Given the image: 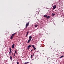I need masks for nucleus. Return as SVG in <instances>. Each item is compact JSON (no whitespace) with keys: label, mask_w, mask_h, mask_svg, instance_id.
<instances>
[{"label":"nucleus","mask_w":64,"mask_h":64,"mask_svg":"<svg viewBox=\"0 0 64 64\" xmlns=\"http://www.w3.org/2000/svg\"><path fill=\"white\" fill-rule=\"evenodd\" d=\"M29 22H28V23H27L26 24V29L27 28V27H28V26H29Z\"/></svg>","instance_id":"1"},{"label":"nucleus","mask_w":64,"mask_h":64,"mask_svg":"<svg viewBox=\"0 0 64 64\" xmlns=\"http://www.w3.org/2000/svg\"><path fill=\"white\" fill-rule=\"evenodd\" d=\"M32 46L31 45H29V46H28L27 47V49H28L29 50V48H30V47H31Z\"/></svg>","instance_id":"2"},{"label":"nucleus","mask_w":64,"mask_h":64,"mask_svg":"<svg viewBox=\"0 0 64 64\" xmlns=\"http://www.w3.org/2000/svg\"><path fill=\"white\" fill-rule=\"evenodd\" d=\"M16 34V33L15 32L14 34H12V37H13L14 36V35H15V34Z\"/></svg>","instance_id":"3"},{"label":"nucleus","mask_w":64,"mask_h":64,"mask_svg":"<svg viewBox=\"0 0 64 64\" xmlns=\"http://www.w3.org/2000/svg\"><path fill=\"white\" fill-rule=\"evenodd\" d=\"M29 39H30V40H31L32 39V36H30L29 37Z\"/></svg>","instance_id":"4"},{"label":"nucleus","mask_w":64,"mask_h":64,"mask_svg":"<svg viewBox=\"0 0 64 64\" xmlns=\"http://www.w3.org/2000/svg\"><path fill=\"white\" fill-rule=\"evenodd\" d=\"M14 46H15V44H13L12 46V48H14Z\"/></svg>","instance_id":"5"},{"label":"nucleus","mask_w":64,"mask_h":64,"mask_svg":"<svg viewBox=\"0 0 64 64\" xmlns=\"http://www.w3.org/2000/svg\"><path fill=\"white\" fill-rule=\"evenodd\" d=\"M29 32H27L26 34V37H27L28 36V34H29Z\"/></svg>","instance_id":"6"},{"label":"nucleus","mask_w":64,"mask_h":64,"mask_svg":"<svg viewBox=\"0 0 64 64\" xmlns=\"http://www.w3.org/2000/svg\"><path fill=\"white\" fill-rule=\"evenodd\" d=\"M56 5H55V6H54L53 8V9H55L56 8Z\"/></svg>","instance_id":"7"},{"label":"nucleus","mask_w":64,"mask_h":64,"mask_svg":"<svg viewBox=\"0 0 64 64\" xmlns=\"http://www.w3.org/2000/svg\"><path fill=\"white\" fill-rule=\"evenodd\" d=\"M31 40H30L29 39L28 40V42H27V43H29L30 42V41H31Z\"/></svg>","instance_id":"8"},{"label":"nucleus","mask_w":64,"mask_h":64,"mask_svg":"<svg viewBox=\"0 0 64 64\" xmlns=\"http://www.w3.org/2000/svg\"><path fill=\"white\" fill-rule=\"evenodd\" d=\"M34 56V54H33L32 55H31L30 56L31 58H32Z\"/></svg>","instance_id":"9"},{"label":"nucleus","mask_w":64,"mask_h":64,"mask_svg":"<svg viewBox=\"0 0 64 64\" xmlns=\"http://www.w3.org/2000/svg\"><path fill=\"white\" fill-rule=\"evenodd\" d=\"M10 59L11 61L12 60V56H10Z\"/></svg>","instance_id":"10"},{"label":"nucleus","mask_w":64,"mask_h":64,"mask_svg":"<svg viewBox=\"0 0 64 64\" xmlns=\"http://www.w3.org/2000/svg\"><path fill=\"white\" fill-rule=\"evenodd\" d=\"M50 18V16H47L46 17V19H49Z\"/></svg>","instance_id":"11"},{"label":"nucleus","mask_w":64,"mask_h":64,"mask_svg":"<svg viewBox=\"0 0 64 64\" xmlns=\"http://www.w3.org/2000/svg\"><path fill=\"white\" fill-rule=\"evenodd\" d=\"M13 36H11V37H10V39L11 40H12V39H13Z\"/></svg>","instance_id":"12"},{"label":"nucleus","mask_w":64,"mask_h":64,"mask_svg":"<svg viewBox=\"0 0 64 64\" xmlns=\"http://www.w3.org/2000/svg\"><path fill=\"white\" fill-rule=\"evenodd\" d=\"M44 17H46L47 18V15H44Z\"/></svg>","instance_id":"13"},{"label":"nucleus","mask_w":64,"mask_h":64,"mask_svg":"<svg viewBox=\"0 0 64 64\" xmlns=\"http://www.w3.org/2000/svg\"><path fill=\"white\" fill-rule=\"evenodd\" d=\"M64 56H61V57H60V58H62V57H63Z\"/></svg>","instance_id":"14"},{"label":"nucleus","mask_w":64,"mask_h":64,"mask_svg":"<svg viewBox=\"0 0 64 64\" xmlns=\"http://www.w3.org/2000/svg\"><path fill=\"white\" fill-rule=\"evenodd\" d=\"M12 53V52H9V54L10 55H11V54Z\"/></svg>","instance_id":"15"},{"label":"nucleus","mask_w":64,"mask_h":64,"mask_svg":"<svg viewBox=\"0 0 64 64\" xmlns=\"http://www.w3.org/2000/svg\"><path fill=\"white\" fill-rule=\"evenodd\" d=\"M32 46L33 48H35V46H34V45H32Z\"/></svg>","instance_id":"16"},{"label":"nucleus","mask_w":64,"mask_h":64,"mask_svg":"<svg viewBox=\"0 0 64 64\" xmlns=\"http://www.w3.org/2000/svg\"><path fill=\"white\" fill-rule=\"evenodd\" d=\"M29 62H24V64H28L29 63Z\"/></svg>","instance_id":"17"},{"label":"nucleus","mask_w":64,"mask_h":64,"mask_svg":"<svg viewBox=\"0 0 64 64\" xmlns=\"http://www.w3.org/2000/svg\"><path fill=\"white\" fill-rule=\"evenodd\" d=\"M16 51H17V50H15V53H16V54H17V52H16Z\"/></svg>","instance_id":"18"},{"label":"nucleus","mask_w":64,"mask_h":64,"mask_svg":"<svg viewBox=\"0 0 64 64\" xmlns=\"http://www.w3.org/2000/svg\"><path fill=\"white\" fill-rule=\"evenodd\" d=\"M10 52H12V51L11 50V48H10Z\"/></svg>","instance_id":"19"},{"label":"nucleus","mask_w":64,"mask_h":64,"mask_svg":"<svg viewBox=\"0 0 64 64\" xmlns=\"http://www.w3.org/2000/svg\"><path fill=\"white\" fill-rule=\"evenodd\" d=\"M37 26H38V25L37 24H36L35 26V27H37Z\"/></svg>","instance_id":"20"},{"label":"nucleus","mask_w":64,"mask_h":64,"mask_svg":"<svg viewBox=\"0 0 64 64\" xmlns=\"http://www.w3.org/2000/svg\"><path fill=\"white\" fill-rule=\"evenodd\" d=\"M54 15H55V14H52V16H54Z\"/></svg>","instance_id":"21"},{"label":"nucleus","mask_w":64,"mask_h":64,"mask_svg":"<svg viewBox=\"0 0 64 64\" xmlns=\"http://www.w3.org/2000/svg\"><path fill=\"white\" fill-rule=\"evenodd\" d=\"M15 53H14V56H15Z\"/></svg>","instance_id":"22"},{"label":"nucleus","mask_w":64,"mask_h":64,"mask_svg":"<svg viewBox=\"0 0 64 64\" xmlns=\"http://www.w3.org/2000/svg\"><path fill=\"white\" fill-rule=\"evenodd\" d=\"M33 51V49H32L31 50V52H32Z\"/></svg>","instance_id":"23"},{"label":"nucleus","mask_w":64,"mask_h":64,"mask_svg":"<svg viewBox=\"0 0 64 64\" xmlns=\"http://www.w3.org/2000/svg\"><path fill=\"white\" fill-rule=\"evenodd\" d=\"M17 64H19V62H17Z\"/></svg>","instance_id":"24"},{"label":"nucleus","mask_w":64,"mask_h":64,"mask_svg":"<svg viewBox=\"0 0 64 64\" xmlns=\"http://www.w3.org/2000/svg\"><path fill=\"white\" fill-rule=\"evenodd\" d=\"M34 48V50H36V48Z\"/></svg>","instance_id":"25"},{"label":"nucleus","mask_w":64,"mask_h":64,"mask_svg":"<svg viewBox=\"0 0 64 64\" xmlns=\"http://www.w3.org/2000/svg\"><path fill=\"white\" fill-rule=\"evenodd\" d=\"M12 55H13V54H12Z\"/></svg>","instance_id":"26"}]
</instances>
